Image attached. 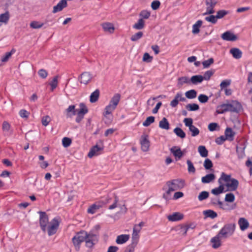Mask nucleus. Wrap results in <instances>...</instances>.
I'll return each mask as SVG.
<instances>
[{
    "label": "nucleus",
    "mask_w": 252,
    "mask_h": 252,
    "mask_svg": "<svg viewBox=\"0 0 252 252\" xmlns=\"http://www.w3.org/2000/svg\"><path fill=\"white\" fill-rule=\"evenodd\" d=\"M43 25L44 24L43 23H41L36 21H33L30 23V27L32 29H36L41 28L43 26Z\"/></svg>",
    "instance_id": "obj_44"
},
{
    "label": "nucleus",
    "mask_w": 252,
    "mask_h": 252,
    "mask_svg": "<svg viewBox=\"0 0 252 252\" xmlns=\"http://www.w3.org/2000/svg\"><path fill=\"white\" fill-rule=\"evenodd\" d=\"M101 26L103 31L110 33L114 32L115 27L113 24L110 22H105L101 24Z\"/></svg>",
    "instance_id": "obj_21"
},
{
    "label": "nucleus",
    "mask_w": 252,
    "mask_h": 252,
    "mask_svg": "<svg viewBox=\"0 0 252 252\" xmlns=\"http://www.w3.org/2000/svg\"><path fill=\"white\" fill-rule=\"evenodd\" d=\"M236 224L234 223H227L220 229L218 233L223 239L232 236L235 231Z\"/></svg>",
    "instance_id": "obj_5"
},
{
    "label": "nucleus",
    "mask_w": 252,
    "mask_h": 252,
    "mask_svg": "<svg viewBox=\"0 0 252 252\" xmlns=\"http://www.w3.org/2000/svg\"><path fill=\"white\" fill-rule=\"evenodd\" d=\"M235 134V132H234L231 128L227 127L225 130L224 136L226 137L227 140L230 141H233L234 140V137Z\"/></svg>",
    "instance_id": "obj_22"
},
{
    "label": "nucleus",
    "mask_w": 252,
    "mask_h": 252,
    "mask_svg": "<svg viewBox=\"0 0 252 252\" xmlns=\"http://www.w3.org/2000/svg\"><path fill=\"white\" fill-rule=\"evenodd\" d=\"M88 112V108L85 104L83 103L79 104V109H76L77 117L75 121L77 123H80L81 120L84 118V115Z\"/></svg>",
    "instance_id": "obj_9"
},
{
    "label": "nucleus",
    "mask_w": 252,
    "mask_h": 252,
    "mask_svg": "<svg viewBox=\"0 0 252 252\" xmlns=\"http://www.w3.org/2000/svg\"><path fill=\"white\" fill-rule=\"evenodd\" d=\"M214 73V71L211 70L206 71L203 76V80H209L210 79L211 77L213 75Z\"/></svg>",
    "instance_id": "obj_55"
},
{
    "label": "nucleus",
    "mask_w": 252,
    "mask_h": 252,
    "mask_svg": "<svg viewBox=\"0 0 252 252\" xmlns=\"http://www.w3.org/2000/svg\"><path fill=\"white\" fill-rule=\"evenodd\" d=\"M67 5V1L66 0H61L58 4L53 7V13H56L58 12L62 11L64 8L66 7Z\"/></svg>",
    "instance_id": "obj_18"
},
{
    "label": "nucleus",
    "mask_w": 252,
    "mask_h": 252,
    "mask_svg": "<svg viewBox=\"0 0 252 252\" xmlns=\"http://www.w3.org/2000/svg\"><path fill=\"white\" fill-rule=\"evenodd\" d=\"M59 226V222L57 218L53 219L47 226L46 231L49 236L55 234Z\"/></svg>",
    "instance_id": "obj_8"
},
{
    "label": "nucleus",
    "mask_w": 252,
    "mask_h": 252,
    "mask_svg": "<svg viewBox=\"0 0 252 252\" xmlns=\"http://www.w3.org/2000/svg\"><path fill=\"white\" fill-rule=\"evenodd\" d=\"M209 195V192L206 191H201L198 196V199L199 201H203L207 198Z\"/></svg>",
    "instance_id": "obj_47"
},
{
    "label": "nucleus",
    "mask_w": 252,
    "mask_h": 252,
    "mask_svg": "<svg viewBox=\"0 0 252 252\" xmlns=\"http://www.w3.org/2000/svg\"><path fill=\"white\" fill-rule=\"evenodd\" d=\"M187 163L188 164V172L189 173H194L195 172V168L191 161L190 160H187Z\"/></svg>",
    "instance_id": "obj_50"
},
{
    "label": "nucleus",
    "mask_w": 252,
    "mask_h": 252,
    "mask_svg": "<svg viewBox=\"0 0 252 252\" xmlns=\"http://www.w3.org/2000/svg\"><path fill=\"white\" fill-rule=\"evenodd\" d=\"M87 236V232L81 231L76 234L72 238V241L76 251H79L81 244L85 241V238Z\"/></svg>",
    "instance_id": "obj_7"
},
{
    "label": "nucleus",
    "mask_w": 252,
    "mask_h": 252,
    "mask_svg": "<svg viewBox=\"0 0 252 252\" xmlns=\"http://www.w3.org/2000/svg\"><path fill=\"white\" fill-rule=\"evenodd\" d=\"M155 122V117L154 116H150L146 118V120L143 123L144 126H148Z\"/></svg>",
    "instance_id": "obj_46"
},
{
    "label": "nucleus",
    "mask_w": 252,
    "mask_h": 252,
    "mask_svg": "<svg viewBox=\"0 0 252 252\" xmlns=\"http://www.w3.org/2000/svg\"><path fill=\"white\" fill-rule=\"evenodd\" d=\"M10 125L6 121H4L2 125L3 131L8 132L10 128Z\"/></svg>",
    "instance_id": "obj_61"
},
{
    "label": "nucleus",
    "mask_w": 252,
    "mask_h": 252,
    "mask_svg": "<svg viewBox=\"0 0 252 252\" xmlns=\"http://www.w3.org/2000/svg\"><path fill=\"white\" fill-rule=\"evenodd\" d=\"M40 219L39 223L41 229L43 232H46L47 226L49 224V219L45 212H39Z\"/></svg>",
    "instance_id": "obj_10"
},
{
    "label": "nucleus",
    "mask_w": 252,
    "mask_h": 252,
    "mask_svg": "<svg viewBox=\"0 0 252 252\" xmlns=\"http://www.w3.org/2000/svg\"><path fill=\"white\" fill-rule=\"evenodd\" d=\"M215 179V175L211 173L202 177L201 182L204 184L209 183L213 181Z\"/></svg>",
    "instance_id": "obj_28"
},
{
    "label": "nucleus",
    "mask_w": 252,
    "mask_h": 252,
    "mask_svg": "<svg viewBox=\"0 0 252 252\" xmlns=\"http://www.w3.org/2000/svg\"><path fill=\"white\" fill-rule=\"evenodd\" d=\"M166 185L168 189L163 194L162 197L166 201H168L171 199V193L183 188L185 186V182L181 179H174L167 182Z\"/></svg>",
    "instance_id": "obj_1"
},
{
    "label": "nucleus",
    "mask_w": 252,
    "mask_h": 252,
    "mask_svg": "<svg viewBox=\"0 0 252 252\" xmlns=\"http://www.w3.org/2000/svg\"><path fill=\"white\" fill-rule=\"evenodd\" d=\"M203 80V76L200 75L192 76L190 78V81L193 84H197L202 82Z\"/></svg>",
    "instance_id": "obj_35"
},
{
    "label": "nucleus",
    "mask_w": 252,
    "mask_h": 252,
    "mask_svg": "<svg viewBox=\"0 0 252 252\" xmlns=\"http://www.w3.org/2000/svg\"><path fill=\"white\" fill-rule=\"evenodd\" d=\"M173 131L177 136L181 138H184L186 137L185 132L180 127H176Z\"/></svg>",
    "instance_id": "obj_40"
},
{
    "label": "nucleus",
    "mask_w": 252,
    "mask_h": 252,
    "mask_svg": "<svg viewBox=\"0 0 252 252\" xmlns=\"http://www.w3.org/2000/svg\"><path fill=\"white\" fill-rule=\"evenodd\" d=\"M198 100L201 103H206L208 101V97L205 94H201L198 96Z\"/></svg>",
    "instance_id": "obj_59"
},
{
    "label": "nucleus",
    "mask_w": 252,
    "mask_h": 252,
    "mask_svg": "<svg viewBox=\"0 0 252 252\" xmlns=\"http://www.w3.org/2000/svg\"><path fill=\"white\" fill-rule=\"evenodd\" d=\"M103 149V147L98 146L97 145H96L90 149L88 154V156L90 158H92L94 156H97L101 154V152Z\"/></svg>",
    "instance_id": "obj_15"
},
{
    "label": "nucleus",
    "mask_w": 252,
    "mask_h": 252,
    "mask_svg": "<svg viewBox=\"0 0 252 252\" xmlns=\"http://www.w3.org/2000/svg\"><path fill=\"white\" fill-rule=\"evenodd\" d=\"M111 200L108 196L102 197L100 200L91 205L88 209L87 212L91 214H94L97 210L102 207L103 205L110 203Z\"/></svg>",
    "instance_id": "obj_6"
},
{
    "label": "nucleus",
    "mask_w": 252,
    "mask_h": 252,
    "mask_svg": "<svg viewBox=\"0 0 252 252\" xmlns=\"http://www.w3.org/2000/svg\"><path fill=\"white\" fill-rule=\"evenodd\" d=\"M169 123L167 119L164 117L159 122V127L163 129L169 130L170 129Z\"/></svg>",
    "instance_id": "obj_27"
},
{
    "label": "nucleus",
    "mask_w": 252,
    "mask_h": 252,
    "mask_svg": "<svg viewBox=\"0 0 252 252\" xmlns=\"http://www.w3.org/2000/svg\"><path fill=\"white\" fill-rule=\"evenodd\" d=\"M175 100H176L177 101H185L186 100V98L183 96L182 94L181 93H178L174 98Z\"/></svg>",
    "instance_id": "obj_62"
},
{
    "label": "nucleus",
    "mask_w": 252,
    "mask_h": 252,
    "mask_svg": "<svg viewBox=\"0 0 252 252\" xmlns=\"http://www.w3.org/2000/svg\"><path fill=\"white\" fill-rule=\"evenodd\" d=\"M19 114L21 118L26 119H27L30 115V113L25 109L21 110Z\"/></svg>",
    "instance_id": "obj_58"
},
{
    "label": "nucleus",
    "mask_w": 252,
    "mask_h": 252,
    "mask_svg": "<svg viewBox=\"0 0 252 252\" xmlns=\"http://www.w3.org/2000/svg\"><path fill=\"white\" fill-rule=\"evenodd\" d=\"M235 200V196L232 193H227L225 195V200L226 202H232Z\"/></svg>",
    "instance_id": "obj_53"
},
{
    "label": "nucleus",
    "mask_w": 252,
    "mask_h": 252,
    "mask_svg": "<svg viewBox=\"0 0 252 252\" xmlns=\"http://www.w3.org/2000/svg\"><path fill=\"white\" fill-rule=\"evenodd\" d=\"M221 181L223 183H225V186L230 191L236 190L239 186V182L237 179L232 178L231 175H227L224 172L221 173L220 177L218 179L219 183H220Z\"/></svg>",
    "instance_id": "obj_3"
},
{
    "label": "nucleus",
    "mask_w": 252,
    "mask_h": 252,
    "mask_svg": "<svg viewBox=\"0 0 252 252\" xmlns=\"http://www.w3.org/2000/svg\"><path fill=\"white\" fill-rule=\"evenodd\" d=\"M186 126L189 127L193 125V120L191 118H188L184 119L183 121Z\"/></svg>",
    "instance_id": "obj_56"
},
{
    "label": "nucleus",
    "mask_w": 252,
    "mask_h": 252,
    "mask_svg": "<svg viewBox=\"0 0 252 252\" xmlns=\"http://www.w3.org/2000/svg\"><path fill=\"white\" fill-rule=\"evenodd\" d=\"M143 35L142 32H138L132 35L130 37V39L132 41H136L140 39Z\"/></svg>",
    "instance_id": "obj_45"
},
{
    "label": "nucleus",
    "mask_w": 252,
    "mask_h": 252,
    "mask_svg": "<svg viewBox=\"0 0 252 252\" xmlns=\"http://www.w3.org/2000/svg\"><path fill=\"white\" fill-rule=\"evenodd\" d=\"M217 3V0H206V11L203 13L204 15L211 14L215 12L214 7Z\"/></svg>",
    "instance_id": "obj_13"
},
{
    "label": "nucleus",
    "mask_w": 252,
    "mask_h": 252,
    "mask_svg": "<svg viewBox=\"0 0 252 252\" xmlns=\"http://www.w3.org/2000/svg\"><path fill=\"white\" fill-rule=\"evenodd\" d=\"M184 215L180 212H174L173 214L168 215L167 218L170 221H177L181 220L184 218Z\"/></svg>",
    "instance_id": "obj_17"
},
{
    "label": "nucleus",
    "mask_w": 252,
    "mask_h": 252,
    "mask_svg": "<svg viewBox=\"0 0 252 252\" xmlns=\"http://www.w3.org/2000/svg\"><path fill=\"white\" fill-rule=\"evenodd\" d=\"M202 21L198 20L193 26L192 32L194 34H197L199 32V28L202 25Z\"/></svg>",
    "instance_id": "obj_34"
},
{
    "label": "nucleus",
    "mask_w": 252,
    "mask_h": 252,
    "mask_svg": "<svg viewBox=\"0 0 252 252\" xmlns=\"http://www.w3.org/2000/svg\"><path fill=\"white\" fill-rule=\"evenodd\" d=\"M59 78V76L58 75H56L53 78L52 80L49 83L52 91H54V90L58 86Z\"/></svg>",
    "instance_id": "obj_37"
},
{
    "label": "nucleus",
    "mask_w": 252,
    "mask_h": 252,
    "mask_svg": "<svg viewBox=\"0 0 252 252\" xmlns=\"http://www.w3.org/2000/svg\"><path fill=\"white\" fill-rule=\"evenodd\" d=\"M145 26V21L142 19L141 18L138 20L137 23H136L133 26V28L136 30H141L144 28Z\"/></svg>",
    "instance_id": "obj_36"
},
{
    "label": "nucleus",
    "mask_w": 252,
    "mask_h": 252,
    "mask_svg": "<svg viewBox=\"0 0 252 252\" xmlns=\"http://www.w3.org/2000/svg\"><path fill=\"white\" fill-rule=\"evenodd\" d=\"M66 113V117L71 118L73 115L76 114V109H75V106L74 105H69L68 107L65 110Z\"/></svg>",
    "instance_id": "obj_25"
},
{
    "label": "nucleus",
    "mask_w": 252,
    "mask_h": 252,
    "mask_svg": "<svg viewBox=\"0 0 252 252\" xmlns=\"http://www.w3.org/2000/svg\"><path fill=\"white\" fill-rule=\"evenodd\" d=\"M99 95V91L98 90H95L90 95V101L92 103L95 102L97 101Z\"/></svg>",
    "instance_id": "obj_33"
},
{
    "label": "nucleus",
    "mask_w": 252,
    "mask_h": 252,
    "mask_svg": "<svg viewBox=\"0 0 252 252\" xmlns=\"http://www.w3.org/2000/svg\"><path fill=\"white\" fill-rule=\"evenodd\" d=\"M186 96L189 99H193L196 97L197 93L194 90H190L186 92Z\"/></svg>",
    "instance_id": "obj_41"
},
{
    "label": "nucleus",
    "mask_w": 252,
    "mask_h": 252,
    "mask_svg": "<svg viewBox=\"0 0 252 252\" xmlns=\"http://www.w3.org/2000/svg\"><path fill=\"white\" fill-rule=\"evenodd\" d=\"M189 131L191 132V135L192 137H195L199 134L200 131L199 129L194 125L189 127Z\"/></svg>",
    "instance_id": "obj_43"
},
{
    "label": "nucleus",
    "mask_w": 252,
    "mask_h": 252,
    "mask_svg": "<svg viewBox=\"0 0 252 252\" xmlns=\"http://www.w3.org/2000/svg\"><path fill=\"white\" fill-rule=\"evenodd\" d=\"M121 99V95L119 94H115L111 98L109 104L106 106L103 112V116L106 117L107 115L111 114L115 110Z\"/></svg>",
    "instance_id": "obj_4"
},
{
    "label": "nucleus",
    "mask_w": 252,
    "mask_h": 252,
    "mask_svg": "<svg viewBox=\"0 0 252 252\" xmlns=\"http://www.w3.org/2000/svg\"><path fill=\"white\" fill-rule=\"evenodd\" d=\"M205 218H210L211 219H214L217 217V214L216 212L212 210H205L203 212Z\"/></svg>",
    "instance_id": "obj_32"
},
{
    "label": "nucleus",
    "mask_w": 252,
    "mask_h": 252,
    "mask_svg": "<svg viewBox=\"0 0 252 252\" xmlns=\"http://www.w3.org/2000/svg\"><path fill=\"white\" fill-rule=\"evenodd\" d=\"M186 108L189 111H197L199 109V105L195 103L188 104L186 105Z\"/></svg>",
    "instance_id": "obj_42"
},
{
    "label": "nucleus",
    "mask_w": 252,
    "mask_h": 252,
    "mask_svg": "<svg viewBox=\"0 0 252 252\" xmlns=\"http://www.w3.org/2000/svg\"><path fill=\"white\" fill-rule=\"evenodd\" d=\"M108 197L112 199L111 202L110 203H112L109 206L108 209L109 210H113L118 206V203L119 201V197L115 194L114 195L113 197Z\"/></svg>",
    "instance_id": "obj_29"
},
{
    "label": "nucleus",
    "mask_w": 252,
    "mask_h": 252,
    "mask_svg": "<svg viewBox=\"0 0 252 252\" xmlns=\"http://www.w3.org/2000/svg\"><path fill=\"white\" fill-rule=\"evenodd\" d=\"M15 53V50L12 49L10 52H6L5 54L1 57V61L2 63L7 62L9 59L11 58L12 54Z\"/></svg>",
    "instance_id": "obj_38"
},
{
    "label": "nucleus",
    "mask_w": 252,
    "mask_h": 252,
    "mask_svg": "<svg viewBox=\"0 0 252 252\" xmlns=\"http://www.w3.org/2000/svg\"><path fill=\"white\" fill-rule=\"evenodd\" d=\"M170 151L176 158H178V159H180L183 156V153L180 148L173 147L171 149Z\"/></svg>",
    "instance_id": "obj_23"
},
{
    "label": "nucleus",
    "mask_w": 252,
    "mask_h": 252,
    "mask_svg": "<svg viewBox=\"0 0 252 252\" xmlns=\"http://www.w3.org/2000/svg\"><path fill=\"white\" fill-rule=\"evenodd\" d=\"M220 186L218 188H216L211 190V193L214 195H217L223 192L224 189V185L222 181L220 183H219Z\"/></svg>",
    "instance_id": "obj_24"
},
{
    "label": "nucleus",
    "mask_w": 252,
    "mask_h": 252,
    "mask_svg": "<svg viewBox=\"0 0 252 252\" xmlns=\"http://www.w3.org/2000/svg\"><path fill=\"white\" fill-rule=\"evenodd\" d=\"M10 18V14L8 11H6L5 13L0 15V24L3 23L4 24H7Z\"/></svg>",
    "instance_id": "obj_30"
},
{
    "label": "nucleus",
    "mask_w": 252,
    "mask_h": 252,
    "mask_svg": "<svg viewBox=\"0 0 252 252\" xmlns=\"http://www.w3.org/2000/svg\"><path fill=\"white\" fill-rule=\"evenodd\" d=\"M205 20L214 24H216L217 22L216 16L212 15L205 17Z\"/></svg>",
    "instance_id": "obj_51"
},
{
    "label": "nucleus",
    "mask_w": 252,
    "mask_h": 252,
    "mask_svg": "<svg viewBox=\"0 0 252 252\" xmlns=\"http://www.w3.org/2000/svg\"><path fill=\"white\" fill-rule=\"evenodd\" d=\"M203 166L206 169L209 170L213 167V163L210 159L206 158L204 160Z\"/></svg>",
    "instance_id": "obj_49"
},
{
    "label": "nucleus",
    "mask_w": 252,
    "mask_h": 252,
    "mask_svg": "<svg viewBox=\"0 0 252 252\" xmlns=\"http://www.w3.org/2000/svg\"><path fill=\"white\" fill-rule=\"evenodd\" d=\"M228 13V12L224 10H219L217 12L216 17L217 19H220L223 17L225 15H226Z\"/></svg>",
    "instance_id": "obj_57"
},
{
    "label": "nucleus",
    "mask_w": 252,
    "mask_h": 252,
    "mask_svg": "<svg viewBox=\"0 0 252 252\" xmlns=\"http://www.w3.org/2000/svg\"><path fill=\"white\" fill-rule=\"evenodd\" d=\"M92 75L88 72H84L81 74L80 81L81 83L87 84L92 79Z\"/></svg>",
    "instance_id": "obj_19"
},
{
    "label": "nucleus",
    "mask_w": 252,
    "mask_h": 252,
    "mask_svg": "<svg viewBox=\"0 0 252 252\" xmlns=\"http://www.w3.org/2000/svg\"><path fill=\"white\" fill-rule=\"evenodd\" d=\"M129 238V236L126 234L119 235L116 239V242L118 244H123L127 242Z\"/></svg>",
    "instance_id": "obj_26"
},
{
    "label": "nucleus",
    "mask_w": 252,
    "mask_h": 252,
    "mask_svg": "<svg viewBox=\"0 0 252 252\" xmlns=\"http://www.w3.org/2000/svg\"><path fill=\"white\" fill-rule=\"evenodd\" d=\"M238 223L241 231L246 230L250 226L249 221L244 218H240L238 220Z\"/></svg>",
    "instance_id": "obj_20"
},
{
    "label": "nucleus",
    "mask_w": 252,
    "mask_h": 252,
    "mask_svg": "<svg viewBox=\"0 0 252 252\" xmlns=\"http://www.w3.org/2000/svg\"><path fill=\"white\" fill-rule=\"evenodd\" d=\"M198 151L202 157L205 158L208 156V152L204 146H199Z\"/></svg>",
    "instance_id": "obj_39"
},
{
    "label": "nucleus",
    "mask_w": 252,
    "mask_h": 252,
    "mask_svg": "<svg viewBox=\"0 0 252 252\" xmlns=\"http://www.w3.org/2000/svg\"><path fill=\"white\" fill-rule=\"evenodd\" d=\"M214 59L211 58L207 60H205L202 62V65L204 68L209 67L212 64L214 63Z\"/></svg>",
    "instance_id": "obj_52"
},
{
    "label": "nucleus",
    "mask_w": 252,
    "mask_h": 252,
    "mask_svg": "<svg viewBox=\"0 0 252 252\" xmlns=\"http://www.w3.org/2000/svg\"><path fill=\"white\" fill-rule=\"evenodd\" d=\"M230 53L232 55L233 57L237 59H239L242 57V52L241 50L236 48H232L230 50Z\"/></svg>",
    "instance_id": "obj_31"
},
{
    "label": "nucleus",
    "mask_w": 252,
    "mask_h": 252,
    "mask_svg": "<svg viewBox=\"0 0 252 252\" xmlns=\"http://www.w3.org/2000/svg\"><path fill=\"white\" fill-rule=\"evenodd\" d=\"M150 16V12L147 10H142L140 13V16L144 19H148Z\"/></svg>",
    "instance_id": "obj_64"
},
{
    "label": "nucleus",
    "mask_w": 252,
    "mask_h": 252,
    "mask_svg": "<svg viewBox=\"0 0 252 252\" xmlns=\"http://www.w3.org/2000/svg\"><path fill=\"white\" fill-rule=\"evenodd\" d=\"M87 235L85 240L86 246L88 248H92L97 243V237L96 235L91 233H88L87 232Z\"/></svg>",
    "instance_id": "obj_11"
},
{
    "label": "nucleus",
    "mask_w": 252,
    "mask_h": 252,
    "mask_svg": "<svg viewBox=\"0 0 252 252\" xmlns=\"http://www.w3.org/2000/svg\"><path fill=\"white\" fill-rule=\"evenodd\" d=\"M231 83L230 80H225L222 81L220 84V87L221 90L224 89L225 88H226L227 86H229Z\"/></svg>",
    "instance_id": "obj_60"
},
{
    "label": "nucleus",
    "mask_w": 252,
    "mask_h": 252,
    "mask_svg": "<svg viewBox=\"0 0 252 252\" xmlns=\"http://www.w3.org/2000/svg\"><path fill=\"white\" fill-rule=\"evenodd\" d=\"M222 39L227 41H235L238 39L237 36L230 31H226L221 35Z\"/></svg>",
    "instance_id": "obj_14"
},
{
    "label": "nucleus",
    "mask_w": 252,
    "mask_h": 252,
    "mask_svg": "<svg viewBox=\"0 0 252 252\" xmlns=\"http://www.w3.org/2000/svg\"><path fill=\"white\" fill-rule=\"evenodd\" d=\"M50 120L51 119L49 116L43 117L42 119V124L46 126L49 124Z\"/></svg>",
    "instance_id": "obj_63"
},
{
    "label": "nucleus",
    "mask_w": 252,
    "mask_h": 252,
    "mask_svg": "<svg viewBox=\"0 0 252 252\" xmlns=\"http://www.w3.org/2000/svg\"><path fill=\"white\" fill-rule=\"evenodd\" d=\"M241 108V105L238 101L231 100L218 106L216 112L218 114H223L226 112H238Z\"/></svg>",
    "instance_id": "obj_2"
},
{
    "label": "nucleus",
    "mask_w": 252,
    "mask_h": 252,
    "mask_svg": "<svg viewBox=\"0 0 252 252\" xmlns=\"http://www.w3.org/2000/svg\"><path fill=\"white\" fill-rule=\"evenodd\" d=\"M71 139L68 137H63L62 139V144L65 148L69 147L71 144Z\"/></svg>",
    "instance_id": "obj_48"
},
{
    "label": "nucleus",
    "mask_w": 252,
    "mask_h": 252,
    "mask_svg": "<svg viewBox=\"0 0 252 252\" xmlns=\"http://www.w3.org/2000/svg\"><path fill=\"white\" fill-rule=\"evenodd\" d=\"M140 143L141 150L144 152L148 151L149 149L150 143L148 135L145 134L142 135L140 139Z\"/></svg>",
    "instance_id": "obj_12"
},
{
    "label": "nucleus",
    "mask_w": 252,
    "mask_h": 252,
    "mask_svg": "<svg viewBox=\"0 0 252 252\" xmlns=\"http://www.w3.org/2000/svg\"><path fill=\"white\" fill-rule=\"evenodd\" d=\"M38 74L42 79H45L48 76V72L44 69H40L38 71Z\"/></svg>",
    "instance_id": "obj_54"
},
{
    "label": "nucleus",
    "mask_w": 252,
    "mask_h": 252,
    "mask_svg": "<svg viewBox=\"0 0 252 252\" xmlns=\"http://www.w3.org/2000/svg\"><path fill=\"white\" fill-rule=\"evenodd\" d=\"M221 239H223V238L219 233L215 237L212 238L210 242L212 244V248L214 249L219 248L221 245Z\"/></svg>",
    "instance_id": "obj_16"
}]
</instances>
